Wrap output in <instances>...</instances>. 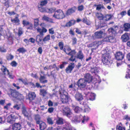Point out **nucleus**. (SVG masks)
Listing matches in <instances>:
<instances>
[{"instance_id":"ea45409f","label":"nucleus","mask_w":130,"mask_h":130,"mask_svg":"<svg viewBox=\"0 0 130 130\" xmlns=\"http://www.w3.org/2000/svg\"><path fill=\"white\" fill-rule=\"evenodd\" d=\"M47 122L49 124L52 125L53 124L54 121L52 118L48 117L47 118Z\"/></svg>"},{"instance_id":"dca6fc26","label":"nucleus","mask_w":130,"mask_h":130,"mask_svg":"<svg viewBox=\"0 0 130 130\" xmlns=\"http://www.w3.org/2000/svg\"><path fill=\"white\" fill-rule=\"evenodd\" d=\"M36 96V94L34 92H29L28 95V99L30 101L34 100Z\"/></svg>"},{"instance_id":"6ab92c4d","label":"nucleus","mask_w":130,"mask_h":130,"mask_svg":"<svg viewBox=\"0 0 130 130\" xmlns=\"http://www.w3.org/2000/svg\"><path fill=\"white\" fill-rule=\"evenodd\" d=\"M116 130H125V127L121 123H119L116 126Z\"/></svg>"},{"instance_id":"a18cd8bd","label":"nucleus","mask_w":130,"mask_h":130,"mask_svg":"<svg viewBox=\"0 0 130 130\" xmlns=\"http://www.w3.org/2000/svg\"><path fill=\"white\" fill-rule=\"evenodd\" d=\"M83 22L86 23L88 25H90L91 24V23L90 21L87 20V18H85L83 19Z\"/></svg>"},{"instance_id":"cd10ccee","label":"nucleus","mask_w":130,"mask_h":130,"mask_svg":"<svg viewBox=\"0 0 130 130\" xmlns=\"http://www.w3.org/2000/svg\"><path fill=\"white\" fill-rule=\"evenodd\" d=\"M114 28H110L108 29V33L109 34L111 35L113 34H114L116 33V29L115 28V27Z\"/></svg>"},{"instance_id":"79ce46f5","label":"nucleus","mask_w":130,"mask_h":130,"mask_svg":"<svg viewBox=\"0 0 130 130\" xmlns=\"http://www.w3.org/2000/svg\"><path fill=\"white\" fill-rule=\"evenodd\" d=\"M50 40V35H48L46 36L43 39V41L45 42Z\"/></svg>"},{"instance_id":"a878e982","label":"nucleus","mask_w":130,"mask_h":130,"mask_svg":"<svg viewBox=\"0 0 130 130\" xmlns=\"http://www.w3.org/2000/svg\"><path fill=\"white\" fill-rule=\"evenodd\" d=\"M123 26L125 31H129L130 28V24L125 23L124 24Z\"/></svg>"},{"instance_id":"2eb2a0df","label":"nucleus","mask_w":130,"mask_h":130,"mask_svg":"<svg viewBox=\"0 0 130 130\" xmlns=\"http://www.w3.org/2000/svg\"><path fill=\"white\" fill-rule=\"evenodd\" d=\"M75 97L76 100L78 101H82L83 99L82 95L79 93H77L75 94Z\"/></svg>"},{"instance_id":"72a5a7b5","label":"nucleus","mask_w":130,"mask_h":130,"mask_svg":"<svg viewBox=\"0 0 130 130\" xmlns=\"http://www.w3.org/2000/svg\"><path fill=\"white\" fill-rule=\"evenodd\" d=\"M40 82L42 83H45L47 82V80L46 79V78L44 76H41L40 79Z\"/></svg>"},{"instance_id":"4c0bfd02","label":"nucleus","mask_w":130,"mask_h":130,"mask_svg":"<svg viewBox=\"0 0 130 130\" xmlns=\"http://www.w3.org/2000/svg\"><path fill=\"white\" fill-rule=\"evenodd\" d=\"M40 91V94L43 96H44L47 93L46 90L44 89H41Z\"/></svg>"},{"instance_id":"37998d69","label":"nucleus","mask_w":130,"mask_h":130,"mask_svg":"<svg viewBox=\"0 0 130 130\" xmlns=\"http://www.w3.org/2000/svg\"><path fill=\"white\" fill-rule=\"evenodd\" d=\"M18 80L20 82H22L25 85L28 84L27 80L26 79H19Z\"/></svg>"},{"instance_id":"e2e57ef3","label":"nucleus","mask_w":130,"mask_h":130,"mask_svg":"<svg viewBox=\"0 0 130 130\" xmlns=\"http://www.w3.org/2000/svg\"><path fill=\"white\" fill-rule=\"evenodd\" d=\"M23 24L24 26H26L29 24V22L26 20H24L23 21Z\"/></svg>"},{"instance_id":"49530a36","label":"nucleus","mask_w":130,"mask_h":130,"mask_svg":"<svg viewBox=\"0 0 130 130\" xmlns=\"http://www.w3.org/2000/svg\"><path fill=\"white\" fill-rule=\"evenodd\" d=\"M55 8L53 9L51 8V9H48L46 8V12H47L49 13H52L54 12H55Z\"/></svg>"},{"instance_id":"f03ea898","label":"nucleus","mask_w":130,"mask_h":130,"mask_svg":"<svg viewBox=\"0 0 130 130\" xmlns=\"http://www.w3.org/2000/svg\"><path fill=\"white\" fill-rule=\"evenodd\" d=\"M84 79L81 78L77 83L78 87L80 89L85 88L91 83V76L89 74H87L84 76Z\"/></svg>"},{"instance_id":"c85d7f7f","label":"nucleus","mask_w":130,"mask_h":130,"mask_svg":"<svg viewBox=\"0 0 130 130\" xmlns=\"http://www.w3.org/2000/svg\"><path fill=\"white\" fill-rule=\"evenodd\" d=\"M99 68L96 67H94L91 69V71L92 73L96 74L99 72Z\"/></svg>"},{"instance_id":"3c124183","label":"nucleus","mask_w":130,"mask_h":130,"mask_svg":"<svg viewBox=\"0 0 130 130\" xmlns=\"http://www.w3.org/2000/svg\"><path fill=\"white\" fill-rule=\"evenodd\" d=\"M42 39L41 38V36L40 35H38L36 37V40L37 42L39 43L42 40Z\"/></svg>"},{"instance_id":"7c9ffc66","label":"nucleus","mask_w":130,"mask_h":130,"mask_svg":"<svg viewBox=\"0 0 130 130\" xmlns=\"http://www.w3.org/2000/svg\"><path fill=\"white\" fill-rule=\"evenodd\" d=\"M18 93V92H16V91L12 90L11 92V95L12 97L15 98H16Z\"/></svg>"},{"instance_id":"58836bf2","label":"nucleus","mask_w":130,"mask_h":130,"mask_svg":"<svg viewBox=\"0 0 130 130\" xmlns=\"http://www.w3.org/2000/svg\"><path fill=\"white\" fill-rule=\"evenodd\" d=\"M11 21L13 23H18V25L19 24L20 20L17 17H16L15 18L11 19Z\"/></svg>"},{"instance_id":"393cba45","label":"nucleus","mask_w":130,"mask_h":130,"mask_svg":"<svg viewBox=\"0 0 130 130\" xmlns=\"http://www.w3.org/2000/svg\"><path fill=\"white\" fill-rule=\"evenodd\" d=\"M75 22V21L74 20H71L68 22L67 23L65 26L67 27H69L72 25L74 24Z\"/></svg>"},{"instance_id":"4468645a","label":"nucleus","mask_w":130,"mask_h":130,"mask_svg":"<svg viewBox=\"0 0 130 130\" xmlns=\"http://www.w3.org/2000/svg\"><path fill=\"white\" fill-rule=\"evenodd\" d=\"M115 57L118 60H121L124 57V54L121 52H119L117 53L115 55Z\"/></svg>"},{"instance_id":"603ef678","label":"nucleus","mask_w":130,"mask_h":130,"mask_svg":"<svg viewBox=\"0 0 130 130\" xmlns=\"http://www.w3.org/2000/svg\"><path fill=\"white\" fill-rule=\"evenodd\" d=\"M6 35L8 37V40L9 41H10L11 42L12 41L13 38L11 36V34L10 33L9 34V35L8 34H6Z\"/></svg>"},{"instance_id":"f704fd0d","label":"nucleus","mask_w":130,"mask_h":130,"mask_svg":"<svg viewBox=\"0 0 130 130\" xmlns=\"http://www.w3.org/2000/svg\"><path fill=\"white\" fill-rule=\"evenodd\" d=\"M96 6V9L97 10L99 11L102 9H106L102 5L99 4Z\"/></svg>"},{"instance_id":"052dcab7","label":"nucleus","mask_w":130,"mask_h":130,"mask_svg":"<svg viewBox=\"0 0 130 130\" xmlns=\"http://www.w3.org/2000/svg\"><path fill=\"white\" fill-rule=\"evenodd\" d=\"M77 40L75 38H73L72 39V44L73 45L77 43Z\"/></svg>"},{"instance_id":"20e7f679","label":"nucleus","mask_w":130,"mask_h":130,"mask_svg":"<svg viewBox=\"0 0 130 130\" xmlns=\"http://www.w3.org/2000/svg\"><path fill=\"white\" fill-rule=\"evenodd\" d=\"M110 58V55L109 53H107L103 55L102 60L104 64H109L111 63Z\"/></svg>"},{"instance_id":"864d4df0","label":"nucleus","mask_w":130,"mask_h":130,"mask_svg":"<svg viewBox=\"0 0 130 130\" xmlns=\"http://www.w3.org/2000/svg\"><path fill=\"white\" fill-rule=\"evenodd\" d=\"M18 35L19 36H20L23 34L22 29L21 27L19 28L18 29Z\"/></svg>"},{"instance_id":"f8f14e48","label":"nucleus","mask_w":130,"mask_h":130,"mask_svg":"<svg viewBox=\"0 0 130 130\" xmlns=\"http://www.w3.org/2000/svg\"><path fill=\"white\" fill-rule=\"evenodd\" d=\"M106 34H103V32L101 31H97L95 33L94 36L96 38H104V36Z\"/></svg>"},{"instance_id":"6e6552de","label":"nucleus","mask_w":130,"mask_h":130,"mask_svg":"<svg viewBox=\"0 0 130 130\" xmlns=\"http://www.w3.org/2000/svg\"><path fill=\"white\" fill-rule=\"evenodd\" d=\"M1 70L4 74H7L8 75V77L9 78L11 79L13 78L14 76L11 74H9V71L5 67L3 66H2L1 68Z\"/></svg>"},{"instance_id":"774afa93","label":"nucleus","mask_w":130,"mask_h":130,"mask_svg":"<svg viewBox=\"0 0 130 130\" xmlns=\"http://www.w3.org/2000/svg\"><path fill=\"white\" fill-rule=\"evenodd\" d=\"M11 105V103H9L7 104L4 107V108L5 109H8V108H9L10 106Z\"/></svg>"},{"instance_id":"2f4dec72","label":"nucleus","mask_w":130,"mask_h":130,"mask_svg":"<svg viewBox=\"0 0 130 130\" xmlns=\"http://www.w3.org/2000/svg\"><path fill=\"white\" fill-rule=\"evenodd\" d=\"M96 17L100 20H103L104 17L103 14L100 13L98 12L96 13Z\"/></svg>"},{"instance_id":"4be33fe9","label":"nucleus","mask_w":130,"mask_h":130,"mask_svg":"<svg viewBox=\"0 0 130 130\" xmlns=\"http://www.w3.org/2000/svg\"><path fill=\"white\" fill-rule=\"evenodd\" d=\"M121 38L123 42H126L129 39V37L127 34L125 33L122 36Z\"/></svg>"},{"instance_id":"423d86ee","label":"nucleus","mask_w":130,"mask_h":130,"mask_svg":"<svg viewBox=\"0 0 130 130\" xmlns=\"http://www.w3.org/2000/svg\"><path fill=\"white\" fill-rule=\"evenodd\" d=\"M18 117L14 114H11L7 118V122L10 124H12L15 121L17 118Z\"/></svg>"},{"instance_id":"c9c22d12","label":"nucleus","mask_w":130,"mask_h":130,"mask_svg":"<svg viewBox=\"0 0 130 130\" xmlns=\"http://www.w3.org/2000/svg\"><path fill=\"white\" fill-rule=\"evenodd\" d=\"M112 16L110 14H107L105 17H104L103 20L105 21H108L110 20L111 19Z\"/></svg>"},{"instance_id":"412c9836","label":"nucleus","mask_w":130,"mask_h":130,"mask_svg":"<svg viewBox=\"0 0 130 130\" xmlns=\"http://www.w3.org/2000/svg\"><path fill=\"white\" fill-rule=\"evenodd\" d=\"M76 9V8L75 7H74L71 9H70L67 10L66 14L67 15H70L72 13L74 12L75 11Z\"/></svg>"},{"instance_id":"ddd939ff","label":"nucleus","mask_w":130,"mask_h":130,"mask_svg":"<svg viewBox=\"0 0 130 130\" xmlns=\"http://www.w3.org/2000/svg\"><path fill=\"white\" fill-rule=\"evenodd\" d=\"M104 41L107 42H109L111 43H114L116 42V39L112 35L109 37L105 38L104 39Z\"/></svg>"},{"instance_id":"7ed1b4c3","label":"nucleus","mask_w":130,"mask_h":130,"mask_svg":"<svg viewBox=\"0 0 130 130\" xmlns=\"http://www.w3.org/2000/svg\"><path fill=\"white\" fill-rule=\"evenodd\" d=\"M53 17L58 19H61L65 17V15L61 10L58 9L55 10L54 14L53 15Z\"/></svg>"},{"instance_id":"473e14b6","label":"nucleus","mask_w":130,"mask_h":130,"mask_svg":"<svg viewBox=\"0 0 130 130\" xmlns=\"http://www.w3.org/2000/svg\"><path fill=\"white\" fill-rule=\"evenodd\" d=\"M63 120L61 118H58L56 121V123L58 124H61L63 123Z\"/></svg>"},{"instance_id":"69168bd1","label":"nucleus","mask_w":130,"mask_h":130,"mask_svg":"<svg viewBox=\"0 0 130 130\" xmlns=\"http://www.w3.org/2000/svg\"><path fill=\"white\" fill-rule=\"evenodd\" d=\"M34 24L39 25V21L38 18L34 19Z\"/></svg>"},{"instance_id":"1a4fd4ad","label":"nucleus","mask_w":130,"mask_h":130,"mask_svg":"<svg viewBox=\"0 0 130 130\" xmlns=\"http://www.w3.org/2000/svg\"><path fill=\"white\" fill-rule=\"evenodd\" d=\"M63 51L68 55L75 54L76 52L75 51H72L69 46L63 49Z\"/></svg>"},{"instance_id":"f257e3e1","label":"nucleus","mask_w":130,"mask_h":130,"mask_svg":"<svg viewBox=\"0 0 130 130\" xmlns=\"http://www.w3.org/2000/svg\"><path fill=\"white\" fill-rule=\"evenodd\" d=\"M62 112L63 115L66 116L70 118L72 121L75 123H79L82 120V123L84 124L87 122L89 119V118L85 116L83 117L82 116H75L73 118H71V117L73 116V115L71 112L70 109L68 107H65L63 109Z\"/></svg>"},{"instance_id":"9b49d317","label":"nucleus","mask_w":130,"mask_h":130,"mask_svg":"<svg viewBox=\"0 0 130 130\" xmlns=\"http://www.w3.org/2000/svg\"><path fill=\"white\" fill-rule=\"evenodd\" d=\"M91 83H100L101 82L100 77L98 75H96L95 77L92 78L91 76Z\"/></svg>"},{"instance_id":"b1692460","label":"nucleus","mask_w":130,"mask_h":130,"mask_svg":"<svg viewBox=\"0 0 130 130\" xmlns=\"http://www.w3.org/2000/svg\"><path fill=\"white\" fill-rule=\"evenodd\" d=\"M39 124L40 128L41 130H43L46 127V124L44 122L41 121Z\"/></svg>"},{"instance_id":"f3484780","label":"nucleus","mask_w":130,"mask_h":130,"mask_svg":"<svg viewBox=\"0 0 130 130\" xmlns=\"http://www.w3.org/2000/svg\"><path fill=\"white\" fill-rule=\"evenodd\" d=\"M21 128V126L19 123H15L12 125L13 130H20Z\"/></svg>"},{"instance_id":"e433bc0d","label":"nucleus","mask_w":130,"mask_h":130,"mask_svg":"<svg viewBox=\"0 0 130 130\" xmlns=\"http://www.w3.org/2000/svg\"><path fill=\"white\" fill-rule=\"evenodd\" d=\"M99 42H95L91 43L90 45V47H92L93 46H96L97 47H98L100 44Z\"/></svg>"},{"instance_id":"c03bdc74","label":"nucleus","mask_w":130,"mask_h":130,"mask_svg":"<svg viewBox=\"0 0 130 130\" xmlns=\"http://www.w3.org/2000/svg\"><path fill=\"white\" fill-rule=\"evenodd\" d=\"M85 109L84 112H88L90 110V109L89 107L87 105H85L84 106Z\"/></svg>"},{"instance_id":"13d9d810","label":"nucleus","mask_w":130,"mask_h":130,"mask_svg":"<svg viewBox=\"0 0 130 130\" xmlns=\"http://www.w3.org/2000/svg\"><path fill=\"white\" fill-rule=\"evenodd\" d=\"M59 47L60 49L62 50L63 49V43L62 42H60L59 43Z\"/></svg>"},{"instance_id":"bb28decb","label":"nucleus","mask_w":130,"mask_h":130,"mask_svg":"<svg viewBox=\"0 0 130 130\" xmlns=\"http://www.w3.org/2000/svg\"><path fill=\"white\" fill-rule=\"evenodd\" d=\"M34 118L36 122L37 123V124H39L41 121L40 120L41 118L40 116L38 114L36 115H35Z\"/></svg>"},{"instance_id":"4d7b16f0","label":"nucleus","mask_w":130,"mask_h":130,"mask_svg":"<svg viewBox=\"0 0 130 130\" xmlns=\"http://www.w3.org/2000/svg\"><path fill=\"white\" fill-rule=\"evenodd\" d=\"M11 65L12 67H14L17 66V63L15 61H13L11 62Z\"/></svg>"},{"instance_id":"09e8293b","label":"nucleus","mask_w":130,"mask_h":130,"mask_svg":"<svg viewBox=\"0 0 130 130\" xmlns=\"http://www.w3.org/2000/svg\"><path fill=\"white\" fill-rule=\"evenodd\" d=\"M40 11L42 12H46V8L38 6Z\"/></svg>"},{"instance_id":"9d476101","label":"nucleus","mask_w":130,"mask_h":130,"mask_svg":"<svg viewBox=\"0 0 130 130\" xmlns=\"http://www.w3.org/2000/svg\"><path fill=\"white\" fill-rule=\"evenodd\" d=\"M75 65L74 63H70L66 69V73H71Z\"/></svg>"},{"instance_id":"a211bd4d","label":"nucleus","mask_w":130,"mask_h":130,"mask_svg":"<svg viewBox=\"0 0 130 130\" xmlns=\"http://www.w3.org/2000/svg\"><path fill=\"white\" fill-rule=\"evenodd\" d=\"M72 107L75 112L76 113H79L83 111L82 109L78 106H73Z\"/></svg>"},{"instance_id":"bf43d9fd","label":"nucleus","mask_w":130,"mask_h":130,"mask_svg":"<svg viewBox=\"0 0 130 130\" xmlns=\"http://www.w3.org/2000/svg\"><path fill=\"white\" fill-rule=\"evenodd\" d=\"M75 54H73L72 55H70L71 56V57L69 59L70 60L72 61H73L75 60V57H73V56Z\"/></svg>"},{"instance_id":"de8ad7c7","label":"nucleus","mask_w":130,"mask_h":130,"mask_svg":"<svg viewBox=\"0 0 130 130\" xmlns=\"http://www.w3.org/2000/svg\"><path fill=\"white\" fill-rule=\"evenodd\" d=\"M16 99L19 100H21L24 99V97L22 95L18 93V94L17 95V97Z\"/></svg>"},{"instance_id":"c756f323","label":"nucleus","mask_w":130,"mask_h":130,"mask_svg":"<svg viewBox=\"0 0 130 130\" xmlns=\"http://www.w3.org/2000/svg\"><path fill=\"white\" fill-rule=\"evenodd\" d=\"M76 58L81 59L84 57V55L81 51H79L78 52L77 54V56H76Z\"/></svg>"},{"instance_id":"0e129e2a","label":"nucleus","mask_w":130,"mask_h":130,"mask_svg":"<svg viewBox=\"0 0 130 130\" xmlns=\"http://www.w3.org/2000/svg\"><path fill=\"white\" fill-rule=\"evenodd\" d=\"M40 109L41 110L44 111L46 109H47V107L44 105L41 106H40Z\"/></svg>"},{"instance_id":"5fc2aeb1","label":"nucleus","mask_w":130,"mask_h":130,"mask_svg":"<svg viewBox=\"0 0 130 130\" xmlns=\"http://www.w3.org/2000/svg\"><path fill=\"white\" fill-rule=\"evenodd\" d=\"M48 31L49 34L51 35H53L54 33V30L53 28L49 29Z\"/></svg>"},{"instance_id":"0eeeda50","label":"nucleus","mask_w":130,"mask_h":130,"mask_svg":"<svg viewBox=\"0 0 130 130\" xmlns=\"http://www.w3.org/2000/svg\"><path fill=\"white\" fill-rule=\"evenodd\" d=\"M22 113L24 116L26 117L28 119L31 118V113L30 111H26V108L23 107L22 108Z\"/></svg>"},{"instance_id":"aec40b11","label":"nucleus","mask_w":130,"mask_h":130,"mask_svg":"<svg viewBox=\"0 0 130 130\" xmlns=\"http://www.w3.org/2000/svg\"><path fill=\"white\" fill-rule=\"evenodd\" d=\"M66 125L65 128L66 130H76L74 127L71 126L69 122H66Z\"/></svg>"},{"instance_id":"39448f33","label":"nucleus","mask_w":130,"mask_h":130,"mask_svg":"<svg viewBox=\"0 0 130 130\" xmlns=\"http://www.w3.org/2000/svg\"><path fill=\"white\" fill-rule=\"evenodd\" d=\"M59 93L62 102L63 103L67 102L69 98L67 95V93L65 91H63L62 93V92H60Z\"/></svg>"},{"instance_id":"6e6d98bb","label":"nucleus","mask_w":130,"mask_h":130,"mask_svg":"<svg viewBox=\"0 0 130 130\" xmlns=\"http://www.w3.org/2000/svg\"><path fill=\"white\" fill-rule=\"evenodd\" d=\"M123 119L127 121H130V117L128 115H126L124 116Z\"/></svg>"},{"instance_id":"a19ab883","label":"nucleus","mask_w":130,"mask_h":130,"mask_svg":"<svg viewBox=\"0 0 130 130\" xmlns=\"http://www.w3.org/2000/svg\"><path fill=\"white\" fill-rule=\"evenodd\" d=\"M47 3V0H44L41 1L40 3L38 5V6L42 7L45 5Z\"/></svg>"},{"instance_id":"338daca9","label":"nucleus","mask_w":130,"mask_h":130,"mask_svg":"<svg viewBox=\"0 0 130 130\" xmlns=\"http://www.w3.org/2000/svg\"><path fill=\"white\" fill-rule=\"evenodd\" d=\"M84 6L83 5L79 6L78 7V10L80 11L84 9Z\"/></svg>"},{"instance_id":"680f3d73","label":"nucleus","mask_w":130,"mask_h":130,"mask_svg":"<svg viewBox=\"0 0 130 130\" xmlns=\"http://www.w3.org/2000/svg\"><path fill=\"white\" fill-rule=\"evenodd\" d=\"M14 56L11 55H9L7 57V59L8 60H11L13 58Z\"/></svg>"},{"instance_id":"5701e85b","label":"nucleus","mask_w":130,"mask_h":130,"mask_svg":"<svg viewBox=\"0 0 130 130\" xmlns=\"http://www.w3.org/2000/svg\"><path fill=\"white\" fill-rule=\"evenodd\" d=\"M87 96H89V100H90L93 101L95 99V95L94 93H89Z\"/></svg>"},{"instance_id":"8fccbe9b","label":"nucleus","mask_w":130,"mask_h":130,"mask_svg":"<svg viewBox=\"0 0 130 130\" xmlns=\"http://www.w3.org/2000/svg\"><path fill=\"white\" fill-rule=\"evenodd\" d=\"M20 53H23L26 51V50L23 47L19 48L17 50Z\"/></svg>"}]
</instances>
